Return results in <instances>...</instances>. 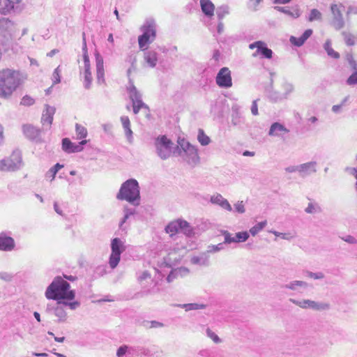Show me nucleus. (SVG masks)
<instances>
[{
	"mask_svg": "<svg viewBox=\"0 0 357 357\" xmlns=\"http://www.w3.org/2000/svg\"><path fill=\"white\" fill-rule=\"evenodd\" d=\"M197 140L202 146H207L211 142L210 137L205 134L202 129L198 130Z\"/></svg>",
	"mask_w": 357,
	"mask_h": 357,
	"instance_id": "41",
	"label": "nucleus"
},
{
	"mask_svg": "<svg viewBox=\"0 0 357 357\" xmlns=\"http://www.w3.org/2000/svg\"><path fill=\"white\" fill-rule=\"evenodd\" d=\"M87 143L86 140H82L78 144L73 143L69 139L64 138L62 140V149L68 153H77L83 150V146Z\"/></svg>",
	"mask_w": 357,
	"mask_h": 357,
	"instance_id": "14",
	"label": "nucleus"
},
{
	"mask_svg": "<svg viewBox=\"0 0 357 357\" xmlns=\"http://www.w3.org/2000/svg\"><path fill=\"white\" fill-rule=\"evenodd\" d=\"M259 99L255 100L252 101V105H251V113L254 116H257L259 114L258 112V105L257 101Z\"/></svg>",
	"mask_w": 357,
	"mask_h": 357,
	"instance_id": "62",
	"label": "nucleus"
},
{
	"mask_svg": "<svg viewBox=\"0 0 357 357\" xmlns=\"http://www.w3.org/2000/svg\"><path fill=\"white\" fill-rule=\"evenodd\" d=\"M34 99L29 96H25L21 100L20 104L24 106H31L34 103Z\"/></svg>",
	"mask_w": 357,
	"mask_h": 357,
	"instance_id": "59",
	"label": "nucleus"
},
{
	"mask_svg": "<svg viewBox=\"0 0 357 357\" xmlns=\"http://www.w3.org/2000/svg\"><path fill=\"white\" fill-rule=\"evenodd\" d=\"M95 56L97 81L98 84H102L105 82V70L103 59L98 52L95 53Z\"/></svg>",
	"mask_w": 357,
	"mask_h": 357,
	"instance_id": "19",
	"label": "nucleus"
},
{
	"mask_svg": "<svg viewBox=\"0 0 357 357\" xmlns=\"http://www.w3.org/2000/svg\"><path fill=\"white\" fill-rule=\"evenodd\" d=\"M119 200H125L137 206L140 204V190L137 180L130 178L121 184L119 192L116 195Z\"/></svg>",
	"mask_w": 357,
	"mask_h": 357,
	"instance_id": "3",
	"label": "nucleus"
},
{
	"mask_svg": "<svg viewBox=\"0 0 357 357\" xmlns=\"http://www.w3.org/2000/svg\"><path fill=\"white\" fill-rule=\"evenodd\" d=\"M151 278V274L145 271H143L142 273H141L139 275H138V281L139 282H142L144 280H146L147 279H150Z\"/></svg>",
	"mask_w": 357,
	"mask_h": 357,
	"instance_id": "61",
	"label": "nucleus"
},
{
	"mask_svg": "<svg viewBox=\"0 0 357 357\" xmlns=\"http://www.w3.org/2000/svg\"><path fill=\"white\" fill-rule=\"evenodd\" d=\"M312 34V29H307L304 31V33L300 37L297 38L295 36H291L289 38L290 43L296 46L301 47L302 46L305 42L307 40L308 38Z\"/></svg>",
	"mask_w": 357,
	"mask_h": 357,
	"instance_id": "24",
	"label": "nucleus"
},
{
	"mask_svg": "<svg viewBox=\"0 0 357 357\" xmlns=\"http://www.w3.org/2000/svg\"><path fill=\"white\" fill-rule=\"evenodd\" d=\"M180 220L169 222L165 227V231L170 236H173L180 231Z\"/></svg>",
	"mask_w": 357,
	"mask_h": 357,
	"instance_id": "34",
	"label": "nucleus"
},
{
	"mask_svg": "<svg viewBox=\"0 0 357 357\" xmlns=\"http://www.w3.org/2000/svg\"><path fill=\"white\" fill-rule=\"evenodd\" d=\"M348 85H357V70H355L347 79Z\"/></svg>",
	"mask_w": 357,
	"mask_h": 357,
	"instance_id": "58",
	"label": "nucleus"
},
{
	"mask_svg": "<svg viewBox=\"0 0 357 357\" xmlns=\"http://www.w3.org/2000/svg\"><path fill=\"white\" fill-rule=\"evenodd\" d=\"M281 89L282 90V96L284 99L289 98V96L294 91L295 87L293 83L284 80L281 84Z\"/></svg>",
	"mask_w": 357,
	"mask_h": 357,
	"instance_id": "32",
	"label": "nucleus"
},
{
	"mask_svg": "<svg viewBox=\"0 0 357 357\" xmlns=\"http://www.w3.org/2000/svg\"><path fill=\"white\" fill-rule=\"evenodd\" d=\"M210 202L211 204L218 205L227 211L231 212L232 211L231 204L221 194L215 193L210 198Z\"/></svg>",
	"mask_w": 357,
	"mask_h": 357,
	"instance_id": "22",
	"label": "nucleus"
},
{
	"mask_svg": "<svg viewBox=\"0 0 357 357\" xmlns=\"http://www.w3.org/2000/svg\"><path fill=\"white\" fill-rule=\"evenodd\" d=\"M266 225H267L266 220L259 222L250 229L249 233L252 236H255L258 233H259Z\"/></svg>",
	"mask_w": 357,
	"mask_h": 357,
	"instance_id": "42",
	"label": "nucleus"
},
{
	"mask_svg": "<svg viewBox=\"0 0 357 357\" xmlns=\"http://www.w3.org/2000/svg\"><path fill=\"white\" fill-rule=\"evenodd\" d=\"M64 305H61V304H58L54 308V315L58 318L59 322H64L67 318V313L63 308Z\"/></svg>",
	"mask_w": 357,
	"mask_h": 357,
	"instance_id": "35",
	"label": "nucleus"
},
{
	"mask_svg": "<svg viewBox=\"0 0 357 357\" xmlns=\"http://www.w3.org/2000/svg\"><path fill=\"white\" fill-rule=\"evenodd\" d=\"M26 79V75L19 70L12 68L0 70V98L9 99Z\"/></svg>",
	"mask_w": 357,
	"mask_h": 357,
	"instance_id": "1",
	"label": "nucleus"
},
{
	"mask_svg": "<svg viewBox=\"0 0 357 357\" xmlns=\"http://www.w3.org/2000/svg\"><path fill=\"white\" fill-rule=\"evenodd\" d=\"M22 130L26 137L29 138V139L36 142L41 141V130L39 128L31 124H26L22 126Z\"/></svg>",
	"mask_w": 357,
	"mask_h": 357,
	"instance_id": "15",
	"label": "nucleus"
},
{
	"mask_svg": "<svg viewBox=\"0 0 357 357\" xmlns=\"http://www.w3.org/2000/svg\"><path fill=\"white\" fill-rule=\"evenodd\" d=\"M274 9L280 13L286 14L294 19H297L301 15V11L298 6H294L292 11L287 9L286 7L281 6H275Z\"/></svg>",
	"mask_w": 357,
	"mask_h": 357,
	"instance_id": "27",
	"label": "nucleus"
},
{
	"mask_svg": "<svg viewBox=\"0 0 357 357\" xmlns=\"http://www.w3.org/2000/svg\"><path fill=\"white\" fill-rule=\"evenodd\" d=\"M235 211L238 213L243 214L245 212V208L243 201H238L234 205Z\"/></svg>",
	"mask_w": 357,
	"mask_h": 357,
	"instance_id": "57",
	"label": "nucleus"
},
{
	"mask_svg": "<svg viewBox=\"0 0 357 357\" xmlns=\"http://www.w3.org/2000/svg\"><path fill=\"white\" fill-rule=\"evenodd\" d=\"M289 132V130L284 126L278 122H275L270 127L268 135L271 137L283 138L284 135Z\"/></svg>",
	"mask_w": 357,
	"mask_h": 357,
	"instance_id": "21",
	"label": "nucleus"
},
{
	"mask_svg": "<svg viewBox=\"0 0 357 357\" xmlns=\"http://www.w3.org/2000/svg\"><path fill=\"white\" fill-rule=\"evenodd\" d=\"M75 131L78 139H84L87 136V130L83 126L76 123Z\"/></svg>",
	"mask_w": 357,
	"mask_h": 357,
	"instance_id": "45",
	"label": "nucleus"
},
{
	"mask_svg": "<svg viewBox=\"0 0 357 357\" xmlns=\"http://www.w3.org/2000/svg\"><path fill=\"white\" fill-rule=\"evenodd\" d=\"M344 8V6L342 3H332L330 6L331 13L330 24L335 30H340L345 26L342 13Z\"/></svg>",
	"mask_w": 357,
	"mask_h": 357,
	"instance_id": "9",
	"label": "nucleus"
},
{
	"mask_svg": "<svg viewBox=\"0 0 357 357\" xmlns=\"http://www.w3.org/2000/svg\"><path fill=\"white\" fill-rule=\"evenodd\" d=\"M249 238V233L248 231L238 232L235 234V243L245 242Z\"/></svg>",
	"mask_w": 357,
	"mask_h": 357,
	"instance_id": "49",
	"label": "nucleus"
},
{
	"mask_svg": "<svg viewBox=\"0 0 357 357\" xmlns=\"http://www.w3.org/2000/svg\"><path fill=\"white\" fill-rule=\"evenodd\" d=\"M289 301L296 306L304 310H312L314 311H326L331 309V305L326 302H319L310 299L296 300L290 298Z\"/></svg>",
	"mask_w": 357,
	"mask_h": 357,
	"instance_id": "8",
	"label": "nucleus"
},
{
	"mask_svg": "<svg viewBox=\"0 0 357 357\" xmlns=\"http://www.w3.org/2000/svg\"><path fill=\"white\" fill-rule=\"evenodd\" d=\"M14 27V23L8 18L3 17L0 20V29L4 31H11Z\"/></svg>",
	"mask_w": 357,
	"mask_h": 357,
	"instance_id": "40",
	"label": "nucleus"
},
{
	"mask_svg": "<svg viewBox=\"0 0 357 357\" xmlns=\"http://www.w3.org/2000/svg\"><path fill=\"white\" fill-rule=\"evenodd\" d=\"M323 47L328 56L336 59L340 58V54L332 48V41L331 39H327L326 40Z\"/></svg>",
	"mask_w": 357,
	"mask_h": 357,
	"instance_id": "33",
	"label": "nucleus"
},
{
	"mask_svg": "<svg viewBox=\"0 0 357 357\" xmlns=\"http://www.w3.org/2000/svg\"><path fill=\"white\" fill-rule=\"evenodd\" d=\"M321 211V208L317 204L312 202L308 203L307 206L305 209V212L308 214H314Z\"/></svg>",
	"mask_w": 357,
	"mask_h": 357,
	"instance_id": "46",
	"label": "nucleus"
},
{
	"mask_svg": "<svg viewBox=\"0 0 357 357\" xmlns=\"http://www.w3.org/2000/svg\"><path fill=\"white\" fill-rule=\"evenodd\" d=\"M180 231L183 233L185 235L188 236H192L195 234L193 228L187 221L180 220Z\"/></svg>",
	"mask_w": 357,
	"mask_h": 357,
	"instance_id": "36",
	"label": "nucleus"
},
{
	"mask_svg": "<svg viewBox=\"0 0 357 357\" xmlns=\"http://www.w3.org/2000/svg\"><path fill=\"white\" fill-rule=\"evenodd\" d=\"M132 103V109L135 114L139 113L140 109H144L146 115H149V107L142 100L136 101Z\"/></svg>",
	"mask_w": 357,
	"mask_h": 357,
	"instance_id": "38",
	"label": "nucleus"
},
{
	"mask_svg": "<svg viewBox=\"0 0 357 357\" xmlns=\"http://www.w3.org/2000/svg\"><path fill=\"white\" fill-rule=\"evenodd\" d=\"M178 155L190 165H196L199 162L197 149L185 139L178 138Z\"/></svg>",
	"mask_w": 357,
	"mask_h": 357,
	"instance_id": "5",
	"label": "nucleus"
},
{
	"mask_svg": "<svg viewBox=\"0 0 357 357\" xmlns=\"http://www.w3.org/2000/svg\"><path fill=\"white\" fill-rule=\"evenodd\" d=\"M17 0H0V13L7 15L14 8Z\"/></svg>",
	"mask_w": 357,
	"mask_h": 357,
	"instance_id": "30",
	"label": "nucleus"
},
{
	"mask_svg": "<svg viewBox=\"0 0 357 357\" xmlns=\"http://www.w3.org/2000/svg\"><path fill=\"white\" fill-rule=\"evenodd\" d=\"M229 13V7L227 6H222L218 8L216 10L217 17L219 20L222 21L223 18Z\"/></svg>",
	"mask_w": 357,
	"mask_h": 357,
	"instance_id": "44",
	"label": "nucleus"
},
{
	"mask_svg": "<svg viewBox=\"0 0 357 357\" xmlns=\"http://www.w3.org/2000/svg\"><path fill=\"white\" fill-rule=\"evenodd\" d=\"M307 287V282L303 280H291L283 285V288L296 292H301V289H306Z\"/></svg>",
	"mask_w": 357,
	"mask_h": 357,
	"instance_id": "23",
	"label": "nucleus"
},
{
	"mask_svg": "<svg viewBox=\"0 0 357 357\" xmlns=\"http://www.w3.org/2000/svg\"><path fill=\"white\" fill-rule=\"evenodd\" d=\"M269 232L272 233L277 237H280L281 238H282L284 240L289 241L293 240L294 238H295L296 237V232L282 233V232L277 231L275 230H270Z\"/></svg>",
	"mask_w": 357,
	"mask_h": 357,
	"instance_id": "39",
	"label": "nucleus"
},
{
	"mask_svg": "<svg viewBox=\"0 0 357 357\" xmlns=\"http://www.w3.org/2000/svg\"><path fill=\"white\" fill-rule=\"evenodd\" d=\"M263 0H250L248 2V8H251L252 10H257V8L258 5Z\"/></svg>",
	"mask_w": 357,
	"mask_h": 357,
	"instance_id": "64",
	"label": "nucleus"
},
{
	"mask_svg": "<svg viewBox=\"0 0 357 357\" xmlns=\"http://www.w3.org/2000/svg\"><path fill=\"white\" fill-rule=\"evenodd\" d=\"M68 300H63L62 301H58L57 304H61L64 306L68 307L70 310H74L80 306V303L77 301L73 302H68Z\"/></svg>",
	"mask_w": 357,
	"mask_h": 357,
	"instance_id": "47",
	"label": "nucleus"
},
{
	"mask_svg": "<svg viewBox=\"0 0 357 357\" xmlns=\"http://www.w3.org/2000/svg\"><path fill=\"white\" fill-rule=\"evenodd\" d=\"M83 59H84V69H83V75H84V88L89 89L91 88V82H92V75L91 71V66L89 57L87 52L86 43L85 40V34L83 33Z\"/></svg>",
	"mask_w": 357,
	"mask_h": 357,
	"instance_id": "11",
	"label": "nucleus"
},
{
	"mask_svg": "<svg viewBox=\"0 0 357 357\" xmlns=\"http://www.w3.org/2000/svg\"><path fill=\"white\" fill-rule=\"evenodd\" d=\"M200 6L206 17H211L214 15L215 6L211 0H200Z\"/></svg>",
	"mask_w": 357,
	"mask_h": 357,
	"instance_id": "25",
	"label": "nucleus"
},
{
	"mask_svg": "<svg viewBox=\"0 0 357 357\" xmlns=\"http://www.w3.org/2000/svg\"><path fill=\"white\" fill-rule=\"evenodd\" d=\"M23 166L22 153L19 150H15L10 156L0 160L1 172H16Z\"/></svg>",
	"mask_w": 357,
	"mask_h": 357,
	"instance_id": "7",
	"label": "nucleus"
},
{
	"mask_svg": "<svg viewBox=\"0 0 357 357\" xmlns=\"http://www.w3.org/2000/svg\"><path fill=\"white\" fill-rule=\"evenodd\" d=\"M345 171L351 175H353L356 179V182L355 183V188L357 191V168L356 167H346Z\"/></svg>",
	"mask_w": 357,
	"mask_h": 357,
	"instance_id": "60",
	"label": "nucleus"
},
{
	"mask_svg": "<svg viewBox=\"0 0 357 357\" xmlns=\"http://www.w3.org/2000/svg\"><path fill=\"white\" fill-rule=\"evenodd\" d=\"M56 174V170H54L52 167L45 174V178L47 179H50V181H53Z\"/></svg>",
	"mask_w": 357,
	"mask_h": 357,
	"instance_id": "63",
	"label": "nucleus"
},
{
	"mask_svg": "<svg viewBox=\"0 0 357 357\" xmlns=\"http://www.w3.org/2000/svg\"><path fill=\"white\" fill-rule=\"evenodd\" d=\"M123 242L119 238H114L111 242L112 252L109 259V264L111 268H115L121 259V255L125 250Z\"/></svg>",
	"mask_w": 357,
	"mask_h": 357,
	"instance_id": "10",
	"label": "nucleus"
},
{
	"mask_svg": "<svg viewBox=\"0 0 357 357\" xmlns=\"http://www.w3.org/2000/svg\"><path fill=\"white\" fill-rule=\"evenodd\" d=\"M269 98L274 101V102H278L284 100V97L282 96V93H280L276 91H271L269 92L268 94Z\"/></svg>",
	"mask_w": 357,
	"mask_h": 357,
	"instance_id": "50",
	"label": "nucleus"
},
{
	"mask_svg": "<svg viewBox=\"0 0 357 357\" xmlns=\"http://www.w3.org/2000/svg\"><path fill=\"white\" fill-rule=\"evenodd\" d=\"M176 306L183 308L185 311L197 310L206 308V305L199 303H186V304H178Z\"/></svg>",
	"mask_w": 357,
	"mask_h": 357,
	"instance_id": "37",
	"label": "nucleus"
},
{
	"mask_svg": "<svg viewBox=\"0 0 357 357\" xmlns=\"http://www.w3.org/2000/svg\"><path fill=\"white\" fill-rule=\"evenodd\" d=\"M142 34L138 36L140 50H146L156 38V24L153 18H148L140 28Z\"/></svg>",
	"mask_w": 357,
	"mask_h": 357,
	"instance_id": "4",
	"label": "nucleus"
},
{
	"mask_svg": "<svg viewBox=\"0 0 357 357\" xmlns=\"http://www.w3.org/2000/svg\"><path fill=\"white\" fill-rule=\"evenodd\" d=\"M222 234L225 238L223 244H230L231 243H235V236H231V234L227 231H222Z\"/></svg>",
	"mask_w": 357,
	"mask_h": 357,
	"instance_id": "53",
	"label": "nucleus"
},
{
	"mask_svg": "<svg viewBox=\"0 0 357 357\" xmlns=\"http://www.w3.org/2000/svg\"><path fill=\"white\" fill-rule=\"evenodd\" d=\"M342 36L344 37V40L345 43L349 46H353L355 44V37L349 33L342 32Z\"/></svg>",
	"mask_w": 357,
	"mask_h": 357,
	"instance_id": "51",
	"label": "nucleus"
},
{
	"mask_svg": "<svg viewBox=\"0 0 357 357\" xmlns=\"http://www.w3.org/2000/svg\"><path fill=\"white\" fill-rule=\"evenodd\" d=\"M224 249V244L223 243H218L217 245H209L207 247V250L206 252H208V255L209 253H215L218 252Z\"/></svg>",
	"mask_w": 357,
	"mask_h": 357,
	"instance_id": "48",
	"label": "nucleus"
},
{
	"mask_svg": "<svg viewBox=\"0 0 357 357\" xmlns=\"http://www.w3.org/2000/svg\"><path fill=\"white\" fill-rule=\"evenodd\" d=\"M15 248V240L6 233H0V250L10 252Z\"/></svg>",
	"mask_w": 357,
	"mask_h": 357,
	"instance_id": "16",
	"label": "nucleus"
},
{
	"mask_svg": "<svg viewBox=\"0 0 357 357\" xmlns=\"http://www.w3.org/2000/svg\"><path fill=\"white\" fill-rule=\"evenodd\" d=\"M121 122L124 129L125 135L129 142L132 141V131L130 128V121L127 116H122L121 117Z\"/></svg>",
	"mask_w": 357,
	"mask_h": 357,
	"instance_id": "29",
	"label": "nucleus"
},
{
	"mask_svg": "<svg viewBox=\"0 0 357 357\" xmlns=\"http://www.w3.org/2000/svg\"><path fill=\"white\" fill-rule=\"evenodd\" d=\"M216 84L222 88H229L232 86V79L230 70L224 67L217 74L215 78Z\"/></svg>",
	"mask_w": 357,
	"mask_h": 357,
	"instance_id": "13",
	"label": "nucleus"
},
{
	"mask_svg": "<svg viewBox=\"0 0 357 357\" xmlns=\"http://www.w3.org/2000/svg\"><path fill=\"white\" fill-rule=\"evenodd\" d=\"M154 147L157 155L165 160L174 153V144L165 135H160L154 140Z\"/></svg>",
	"mask_w": 357,
	"mask_h": 357,
	"instance_id": "6",
	"label": "nucleus"
},
{
	"mask_svg": "<svg viewBox=\"0 0 357 357\" xmlns=\"http://www.w3.org/2000/svg\"><path fill=\"white\" fill-rule=\"evenodd\" d=\"M70 284L62 277H56L45 291L47 299L61 301L60 300H73L75 297L74 290L70 289Z\"/></svg>",
	"mask_w": 357,
	"mask_h": 357,
	"instance_id": "2",
	"label": "nucleus"
},
{
	"mask_svg": "<svg viewBox=\"0 0 357 357\" xmlns=\"http://www.w3.org/2000/svg\"><path fill=\"white\" fill-rule=\"evenodd\" d=\"M144 61L146 66L149 68H155L158 63V54L153 50H144Z\"/></svg>",
	"mask_w": 357,
	"mask_h": 357,
	"instance_id": "20",
	"label": "nucleus"
},
{
	"mask_svg": "<svg viewBox=\"0 0 357 357\" xmlns=\"http://www.w3.org/2000/svg\"><path fill=\"white\" fill-rule=\"evenodd\" d=\"M60 73H61L60 66H58L54 70L53 74H52V82H53V84H58V83H59L61 82Z\"/></svg>",
	"mask_w": 357,
	"mask_h": 357,
	"instance_id": "56",
	"label": "nucleus"
},
{
	"mask_svg": "<svg viewBox=\"0 0 357 357\" xmlns=\"http://www.w3.org/2000/svg\"><path fill=\"white\" fill-rule=\"evenodd\" d=\"M322 20V13L317 9L313 8L310 10L307 20L309 22L321 21Z\"/></svg>",
	"mask_w": 357,
	"mask_h": 357,
	"instance_id": "43",
	"label": "nucleus"
},
{
	"mask_svg": "<svg viewBox=\"0 0 357 357\" xmlns=\"http://www.w3.org/2000/svg\"><path fill=\"white\" fill-rule=\"evenodd\" d=\"M130 347L128 345L123 344L118 348L116 350L117 357H123L128 353H130Z\"/></svg>",
	"mask_w": 357,
	"mask_h": 357,
	"instance_id": "52",
	"label": "nucleus"
},
{
	"mask_svg": "<svg viewBox=\"0 0 357 357\" xmlns=\"http://www.w3.org/2000/svg\"><path fill=\"white\" fill-rule=\"evenodd\" d=\"M317 162L316 161H310L299 165V176L305 178L312 174L317 172Z\"/></svg>",
	"mask_w": 357,
	"mask_h": 357,
	"instance_id": "18",
	"label": "nucleus"
},
{
	"mask_svg": "<svg viewBox=\"0 0 357 357\" xmlns=\"http://www.w3.org/2000/svg\"><path fill=\"white\" fill-rule=\"evenodd\" d=\"M206 333L207 336L211 338L215 343L218 344L221 342V340L213 331H212L209 328H207L206 330Z\"/></svg>",
	"mask_w": 357,
	"mask_h": 357,
	"instance_id": "55",
	"label": "nucleus"
},
{
	"mask_svg": "<svg viewBox=\"0 0 357 357\" xmlns=\"http://www.w3.org/2000/svg\"><path fill=\"white\" fill-rule=\"evenodd\" d=\"M190 262L192 264L208 266L209 264V255L208 252H202L197 256H193L190 259Z\"/></svg>",
	"mask_w": 357,
	"mask_h": 357,
	"instance_id": "28",
	"label": "nucleus"
},
{
	"mask_svg": "<svg viewBox=\"0 0 357 357\" xmlns=\"http://www.w3.org/2000/svg\"><path fill=\"white\" fill-rule=\"evenodd\" d=\"M188 272V269L183 267L172 270L168 275L167 280L168 282H172L175 278H178V276H184L187 275Z\"/></svg>",
	"mask_w": 357,
	"mask_h": 357,
	"instance_id": "31",
	"label": "nucleus"
},
{
	"mask_svg": "<svg viewBox=\"0 0 357 357\" xmlns=\"http://www.w3.org/2000/svg\"><path fill=\"white\" fill-rule=\"evenodd\" d=\"M128 84L129 85L127 87V90L129 93V98H130L132 102L142 100V94L137 89V88L134 85L133 82L131 79H130Z\"/></svg>",
	"mask_w": 357,
	"mask_h": 357,
	"instance_id": "26",
	"label": "nucleus"
},
{
	"mask_svg": "<svg viewBox=\"0 0 357 357\" xmlns=\"http://www.w3.org/2000/svg\"><path fill=\"white\" fill-rule=\"evenodd\" d=\"M250 50L256 49V51L252 54V57H257L261 55L262 58L271 59L273 51L268 48L266 44L261 40H257L249 45Z\"/></svg>",
	"mask_w": 357,
	"mask_h": 357,
	"instance_id": "12",
	"label": "nucleus"
},
{
	"mask_svg": "<svg viewBox=\"0 0 357 357\" xmlns=\"http://www.w3.org/2000/svg\"><path fill=\"white\" fill-rule=\"evenodd\" d=\"M158 284V282L155 281L154 282V285L151 288L146 289L143 291L144 295H151V294H155L160 291V289L157 287Z\"/></svg>",
	"mask_w": 357,
	"mask_h": 357,
	"instance_id": "54",
	"label": "nucleus"
},
{
	"mask_svg": "<svg viewBox=\"0 0 357 357\" xmlns=\"http://www.w3.org/2000/svg\"><path fill=\"white\" fill-rule=\"evenodd\" d=\"M56 109L54 107L50 106L49 105H45V109L43 110L42 117H41V123L44 128L47 127L50 128L52 121L53 117L55 113Z\"/></svg>",
	"mask_w": 357,
	"mask_h": 357,
	"instance_id": "17",
	"label": "nucleus"
}]
</instances>
